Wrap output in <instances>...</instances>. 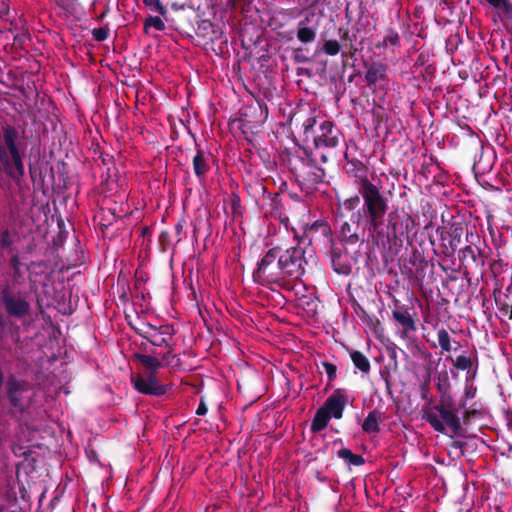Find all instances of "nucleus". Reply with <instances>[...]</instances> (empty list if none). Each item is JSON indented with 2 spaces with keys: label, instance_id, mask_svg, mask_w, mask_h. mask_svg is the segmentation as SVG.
<instances>
[{
  "label": "nucleus",
  "instance_id": "1",
  "mask_svg": "<svg viewBox=\"0 0 512 512\" xmlns=\"http://www.w3.org/2000/svg\"><path fill=\"white\" fill-rule=\"evenodd\" d=\"M56 210L49 203L42 204L34 214V294L39 313H34V324L41 322L44 332L51 340L56 329L51 317L43 308L54 307L57 289L54 285L55 272L60 269L59 250L68 236L65 221L52 214Z\"/></svg>",
  "mask_w": 512,
  "mask_h": 512
},
{
  "label": "nucleus",
  "instance_id": "2",
  "mask_svg": "<svg viewBox=\"0 0 512 512\" xmlns=\"http://www.w3.org/2000/svg\"><path fill=\"white\" fill-rule=\"evenodd\" d=\"M357 194L344 200L343 207L349 212L347 220L340 227L343 244L371 243L378 246L390 208V199L382 186L365 182Z\"/></svg>",
  "mask_w": 512,
  "mask_h": 512
},
{
  "label": "nucleus",
  "instance_id": "3",
  "mask_svg": "<svg viewBox=\"0 0 512 512\" xmlns=\"http://www.w3.org/2000/svg\"><path fill=\"white\" fill-rule=\"evenodd\" d=\"M306 265L305 250L299 245L287 249L273 247L258 261L252 276L254 282L262 286L289 289L288 279H300Z\"/></svg>",
  "mask_w": 512,
  "mask_h": 512
},
{
  "label": "nucleus",
  "instance_id": "4",
  "mask_svg": "<svg viewBox=\"0 0 512 512\" xmlns=\"http://www.w3.org/2000/svg\"><path fill=\"white\" fill-rule=\"evenodd\" d=\"M459 404L454 399H439L433 407L423 408V419L439 433H444L449 428L456 436H464V429L461 423Z\"/></svg>",
  "mask_w": 512,
  "mask_h": 512
},
{
  "label": "nucleus",
  "instance_id": "5",
  "mask_svg": "<svg viewBox=\"0 0 512 512\" xmlns=\"http://www.w3.org/2000/svg\"><path fill=\"white\" fill-rule=\"evenodd\" d=\"M45 355V358L39 357L38 368L34 369V383L43 387V396L54 397L67 383L68 376L63 362H60L59 367L56 366L58 358L53 351L49 354L45 353Z\"/></svg>",
  "mask_w": 512,
  "mask_h": 512
},
{
  "label": "nucleus",
  "instance_id": "6",
  "mask_svg": "<svg viewBox=\"0 0 512 512\" xmlns=\"http://www.w3.org/2000/svg\"><path fill=\"white\" fill-rule=\"evenodd\" d=\"M289 169L301 191L306 194L314 192L326 176L324 169L317 165L306 149L303 150V155H294L289 159Z\"/></svg>",
  "mask_w": 512,
  "mask_h": 512
},
{
  "label": "nucleus",
  "instance_id": "7",
  "mask_svg": "<svg viewBox=\"0 0 512 512\" xmlns=\"http://www.w3.org/2000/svg\"><path fill=\"white\" fill-rule=\"evenodd\" d=\"M137 335L147 340L155 347H164L166 351L161 355L162 360L170 357L174 351L171 343L176 331L172 324L154 325L149 322H141L138 326H132Z\"/></svg>",
  "mask_w": 512,
  "mask_h": 512
},
{
  "label": "nucleus",
  "instance_id": "8",
  "mask_svg": "<svg viewBox=\"0 0 512 512\" xmlns=\"http://www.w3.org/2000/svg\"><path fill=\"white\" fill-rule=\"evenodd\" d=\"M386 232L383 231V237L380 239L383 246L386 243L389 248L401 247L403 240L411 229L415 226L413 217L405 212L399 213L397 210L387 214Z\"/></svg>",
  "mask_w": 512,
  "mask_h": 512
},
{
  "label": "nucleus",
  "instance_id": "9",
  "mask_svg": "<svg viewBox=\"0 0 512 512\" xmlns=\"http://www.w3.org/2000/svg\"><path fill=\"white\" fill-rule=\"evenodd\" d=\"M34 108L37 109V114L34 112V132H39L42 128V135L39 136V144H42L45 143L46 140L48 124L50 127L54 128L55 105L46 93L36 91Z\"/></svg>",
  "mask_w": 512,
  "mask_h": 512
},
{
  "label": "nucleus",
  "instance_id": "10",
  "mask_svg": "<svg viewBox=\"0 0 512 512\" xmlns=\"http://www.w3.org/2000/svg\"><path fill=\"white\" fill-rule=\"evenodd\" d=\"M466 225L462 221H452L447 226H439L436 229L440 237L441 255L450 258L453 257L458 246L462 242V236Z\"/></svg>",
  "mask_w": 512,
  "mask_h": 512
},
{
  "label": "nucleus",
  "instance_id": "11",
  "mask_svg": "<svg viewBox=\"0 0 512 512\" xmlns=\"http://www.w3.org/2000/svg\"><path fill=\"white\" fill-rule=\"evenodd\" d=\"M330 260L332 268L337 274L349 275L352 273L358 257L356 252H349L347 247L336 246L333 242L330 249Z\"/></svg>",
  "mask_w": 512,
  "mask_h": 512
},
{
  "label": "nucleus",
  "instance_id": "12",
  "mask_svg": "<svg viewBox=\"0 0 512 512\" xmlns=\"http://www.w3.org/2000/svg\"><path fill=\"white\" fill-rule=\"evenodd\" d=\"M342 138L341 131L333 122L325 120L320 124L316 134H313V144L317 150L335 148Z\"/></svg>",
  "mask_w": 512,
  "mask_h": 512
},
{
  "label": "nucleus",
  "instance_id": "13",
  "mask_svg": "<svg viewBox=\"0 0 512 512\" xmlns=\"http://www.w3.org/2000/svg\"><path fill=\"white\" fill-rule=\"evenodd\" d=\"M22 433H23V437L17 436V439L14 442L13 447H12V450H13V453L15 454V456L25 458L24 462L19 463L17 465L16 474H17V478L19 481H22L23 476L28 478L27 470L30 466V463H29L27 457L30 455L31 447H32L31 440L29 438V436L31 434L30 428L27 427L25 431L24 430L22 431Z\"/></svg>",
  "mask_w": 512,
  "mask_h": 512
},
{
  "label": "nucleus",
  "instance_id": "14",
  "mask_svg": "<svg viewBox=\"0 0 512 512\" xmlns=\"http://www.w3.org/2000/svg\"><path fill=\"white\" fill-rule=\"evenodd\" d=\"M134 388L142 394L151 396H162L166 393L167 387L159 383L154 374H136L131 377Z\"/></svg>",
  "mask_w": 512,
  "mask_h": 512
},
{
  "label": "nucleus",
  "instance_id": "15",
  "mask_svg": "<svg viewBox=\"0 0 512 512\" xmlns=\"http://www.w3.org/2000/svg\"><path fill=\"white\" fill-rule=\"evenodd\" d=\"M474 238L480 241L479 235L467 230L466 241L470 242L471 245H467L459 250V260L465 267H467L469 264H473L475 268L484 266V260L482 258L480 248L472 247V245H475Z\"/></svg>",
  "mask_w": 512,
  "mask_h": 512
},
{
  "label": "nucleus",
  "instance_id": "16",
  "mask_svg": "<svg viewBox=\"0 0 512 512\" xmlns=\"http://www.w3.org/2000/svg\"><path fill=\"white\" fill-rule=\"evenodd\" d=\"M348 402L346 391L337 388L328 396L322 407L331 417L341 419Z\"/></svg>",
  "mask_w": 512,
  "mask_h": 512
},
{
  "label": "nucleus",
  "instance_id": "17",
  "mask_svg": "<svg viewBox=\"0 0 512 512\" xmlns=\"http://www.w3.org/2000/svg\"><path fill=\"white\" fill-rule=\"evenodd\" d=\"M395 306L396 308L392 311V317L402 327V335L406 336L409 332L416 331V323L409 308L404 305L399 306L397 302Z\"/></svg>",
  "mask_w": 512,
  "mask_h": 512
},
{
  "label": "nucleus",
  "instance_id": "18",
  "mask_svg": "<svg viewBox=\"0 0 512 512\" xmlns=\"http://www.w3.org/2000/svg\"><path fill=\"white\" fill-rule=\"evenodd\" d=\"M365 67V82L369 88L374 87L379 81L387 80L388 66L386 64L382 62H372L365 64Z\"/></svg>",
  "mask_w": 512,
  "mask_h": 512
},
{
  "label": "nucleus",
  "instance_id": "19",
  "mask_svg": "<svg viewBox=\"0 0 512 512\" xmlns=\"http://www.w3.org/2000/svg\"><path fill=\"white\" fill-rule=\"evenodd\" d=\"M310 17H314V13L306 15L297 23L296 37L302 44L313 43L317 37V26H309Z\"/></svg>",
  "mask_w": 512,
  "mask_h": 512
},
{
  "label": "nucleus",
  "instance_id": "20",
  "mask_svg": "<svg viewBox=\"0 0 512 512\" xmlns=\"http://www.w3.org/2000/svg\"><path fill=\"white\" fill-rule=\"evenodd\" d=\"M494 9L498 10V16L504 23L507 31L512 35V3L508 0H486Z\"/></svg>",
  "mask_w": 512,
  "mask_h": 512
},
{
  "label": "nucleus",
  "instance_id": "21",
  "mask_svg": "<svg viewBox=\"0 0 512 512\" xmlns=\"http://www.w3.org/2000/svg\"><path fill=\"white\" fill-rule=\"evenodd\" d=\"M346 172L355 177V184L357 185V191L362 189L365 182H371L367 177V168L359 160H349L346 167Z\"/></svg>",
  "mask_w": 512,
  "mask_h": 512
},
{
  "label": "nucleus",
  "instance_id": "22",
  "mask_svg": "<svg viewBox=\"0 0 512 512\" xmlns=\"http://www.w3.org/2000/svg\"><path fill=\"white\" fill-rule=\"evenodd\" d=\"M197 151L195 156L192 159L193 171L195 176L200 180H204L207 173L210 171L211 167L208 163L207 156L203 149H201L197 144Z\"/></svg>",
  "mask_w": 512,
  "mask_h": 512
},
{
  "label": "nucleus",
  "instance_id": "23",
  "mask_svg": "<svg viewBox=\"0 0 512 512\" xmlns=\"http://www.w3.org/2000/svg\"><path fill=\"white\" fill-rule=\"evenodd\" d=\"M157 356V353L153 351L152 354H135V358L147 369L146 374H156V372L162 367V358Z\"/></svg>",
  "mask_w": 512,
  "mask_h": 512
},
{
  "label": "nucleus",
  "instance_id": "24",
  "mask_svg": "<svg viewBox=\"0 0 512 512\" xmlns=\"http://www.w3.org/2000/svg\"><path fill=\"white\" fill-rule=\"evenodd\" d=\"M382 422V414L378 410H372L368 413L363 421L362 429L368 434H376L380 431V423Z\"/></svg>",
  "mask_w": 512,
  "mask_h": 512
},
{
  "label": "nucleus",
  "instance_id": "25",
  "mask_svg": "<svg viewBox=\"0 0 512 512\" xmlns=\"http://www.w3.org/2000/svg\"><path fill=\"white\" fill-rule=\"evenodd\" d=\"M306 232L309 235H314L318 233L322 237H324L330 244L334 242L331 226L329 225L328 222L324 220L315 221L307 228Z\"/></svg>",
  "mask_w": 512,
  "mask_h": 512
},
{
  "label": "nucleus",
  "instance_id": "26",
  "mask_svg": "<svg viewBox=\"0 0 512 512\" xmlns=\"http://www.w3.org/2000/svg\"><path fill=\"white\" fill-rule=\"evenodd\" d=\"M332 417L320 407L316 412L312 419L310 430L312 433H318L325 429Z\"/></svg>",
  "mask_w": 512,
  "mask_h": 512
},
{
  "label": "nucleus",
  "instance_id": "27",
  "mask_svg": "<svg viewBox=\"0 0 512 512\" xmlns=\"http://www.w3.org/2000/svg\"><path fill=\"white\" fill-rule=\"evenodd\" d=\"M436 388L439 393V399L453 398V396L450 393L451 383L447 371H442L438 374Z\"/></svg>",
  "mask_w": 512,
  "mask_h": 512
},
{
  "label": "nucleus",
  "instance_id": "28",
  "mask_svg": "<svg viewBox=\"0 0 512 512\" xmlns=\"http://www.w3.org/2000/svg\"><path fill=\"white\" fill-rule=\"evenodd\" d=\"M337 456L343 459L349 466H361L365 463V459L362 455L354 454L348 448L338 450Z\"/></svg>",
  "mask_w": 512,
  "mask_h": 512
},
{
  "label": "nucleus",
  "instance_id": "29",
  "mask_svg": "<svg viewBox=\"0 0 512 512\" xmlns=\"http://www.w3.org/2000/svg\"><path fill=\"white\" fill-rule=\"evenodd\" d=\"M350 357L354 366L361 372L368 373L370 371V361L361 351L351 352Z\"/></svg>",
  "mask_w": 512,
  "mask_h": 512
},
{
  "label": "nucleus",
  "instance_id": "30",
  "mask_svg": "<svg viewBox=\"0 0 512 512\" xmlns=\"http://www.w3.org/2000/svg\"><path fill=\"white\" fill-rule=\"evenodd\" d=\"M5 302H6L8 311L14 315H18V316L22 315V314L26 313L29 308L28 303L23 300H20V299L14 300L12 298L6 297Z\"/></svg>",
  "mask_w": 512,
  "mask_h": 512
},
{
  "label": "nucleus",
  "instance_id": "31",
  "mask_svg": "<svg viewBox=\"0 0 512 512\" xmlns=\"http://www.w3.org/2000/svg\"><path fill=\"white\" fill-rule=\"evenodd\" d=\"M495 304L501 317L508 318L512 321V304L509 303L508 296H505V298L496 297Z\"/></svg>",
  "mask_w": 512,
  "mask_h": 512
},
{
  "label": "nucleus",
  "instance_id": "32",
  "mask_svg": "<svg viewBox=\"0 0 512 512\" xmlns=\"http://www.w3.org/2000/svg\"><path fill=\"white\" fill-rule=\"evenodd\" d=\"M214 24L210 20H201L197 24L196 35L204 42L208 39L209 35L213 33Z\"/></svg>",
  "mask_w": 512,
  "mask_h": 512
},
{
  "label": "nucleus",
  "instance_id": "33",
  "mask_svg": "<svg viewBox=\"0 0 512 512\" xmlns=\"http://www.w3.org/2000/svg\"><path fill=\"white\" fill-rule=\"evenodd\" d=\"M453 363V366L460 371L469 372L473 366V360L465 355H459L456 359H452V357H447Z\"/></svg>",
  "mask_w": 512,
  "mask_h": 512
},
{
  "label": "nucleus",
  "instance_id": "34",
  "mask_svg": "<svg viewBox=\"0 0 512 512\" xmlns=\"http://www.w3.org/2000/svg\"><path fill=\"white\" fill-rule=\"evenodd\" d=\"M7 385H8L10 400H11L12 404L14 405V407H18L19 399L17 397V393L23 390V385L19 381H17L16 379H13V378L8 381Z\"/></svg>",
  "mask_w": 512,
  "mask_h": 512
},
{
  "label": "nucleus",
  "instance_id": "35",
  "mask_svg": "<svg viewBox=\"0 0 512 512\" xmlns=\"http://www.w3.org/2000/svg\"><path fill=\"white\" fill-rule=\"evenodd\" d=\"M155 28L157 31H164L166 26L163 20L158 16H148L144 21V32L149 34V28Z\"/></svg>",
  "mask_w": 512,
  "mask_h": 512
},
{
  "label": "nucleus",
  "instance_id": "36",
  "mask_svg": "<svg viewBox=\"0 0 512 512\" xmlns=\"http://www.w3.org/2000/svg\"><path fill=\"white\" fill-rule=\"evenodd\" d=\"M317 124L316 117H308L302 123L303 134L305 136L304 141H308L310 138L313 139V134H316L315 126Z\"/></svg>",
  "mask_w": 512,
  "mask_h": 512
},
{
  "label": "nucleus",
  "instance_id": "37",
  "mask_svg": "<svg viewBox=\"0 0 512 512\" xmlns=\"http://www.w3.org/2000/svg\"><path fill=\"white\" fill-rule=\"evenodd\" d=\"M437 337H438V343H439V346L441 347L442 353L450 352L452 350L451 338H450V335L447 332V330L444 328L439 329L437 332Z\"/></svg>",
  "mask_w": 512,
  "mask_h": 512
},
{
  "label": "nucleus",
  "instance_id": "38",
  "mask_svg": "<svg viewBox=\"0 0 512 512\" xmlns=\"http://www.w3.org/2000/svg\"><path fill=\"white\" fill-rule=\"evenodd\" d=\"M354 308L358 316L362 319V321H364L370 327H373L375 329L376 326L380 323L375 316L368 314V312L359 304H357V307Z\"/></svg>",
  "mask_w": 512,
  "mask_h": 512
},
{
  "label": "nucleus",
  "instance_id": "39",
  "mask_svg": "<svg viewBox=\"0 0 512 512\" xmlns=\"http://www.w3.org/2000/svg\"><path fill=\"white\" fill-rule=\"evenodd\" d=\"M414 260H410V263L416 266L417 276L424 277V269L428 266V262L421 256V254L415 250L413 253Z\"/></svg>",
  "mask_w": 512,
  "mask_h": 512
},
{
  "label": "nucleus",
  "instance_id": "40",
  "mask_svg": "<svg viewBox=\"0 0 512 512\" xmlns=\"http://www.w3.org/2000/svg\"><path fill=\"white\" fill-rule=\"evenodd\" d=\"M40 470H41V473L39 474V478H41V480L39 481H34V487L37 486V489L38 490H41V495H40V498H39V503L41 504L42 502V499L44 497V494H45V482H46V478H49V469L48 467L45 465V464H42V466L40 467Z\"/></svg>",
  "mask_w": 512,
  "mask_h": 512
},
{
  "label": "nucleus",
  "instance_id": "41",
  "mask_svg": "<svg viewBox=\"0 0 512 512\" xmlns=\"http://www.w3.org/2000/svg\"><path fill=\"white\" fill-rule=\"evenodd\" d=\"M321 51L326 55L335 56L341 51V45L335 39L327 40L324 42Z\"/></svg>",
  "mask_w": 512,
  "mask_h": 512
},
{
  "label": "nucleus",
  "instance_id": "42",
  "mask_svg": "<svg viewBox=\"0 0 512 512\" xmlns=\"http://www.w3.org/2000/svg\"><path fill=\"white\" fill-rule=\"evenodd\" d=\"M110 35V29L109 26L106 24L102 27L95 28L92 30V37L97 42H103L109 38Z\"/></svg>",
  "mask_w": 512,
  "mask_h": 512
},
{
  "label": "nucleus",
  "instance_id": "43",
  "mask_svg": "<svg viewBox=\"0 0 512 512\" xmlns=\"http://www.w3.org/2000/svg\"><path fill=\"white\" fill-rule=\"evenodd\" d=\"M321 365L325 370V373L328 378V382L332 383L337 378V366L328 361H322Z\"/></svg>",
  "mask_w": 512,
  "mask_h": 512
},
{
  "label": "nucleus",
  "instance_id": "44",
  "mask_svg": "<svg viewBox=\"0 0 512 512\" xmlns=\"http://www.w3.org/2000/svg\"><path fill=\"white\" fill-rule=\"evenodd\" d=\"M159 244L162 251H167L172 245L173 241L168 231H162L159 236Z\"/></svg>",
  "mask_w": 512,
  "mask_h": 512
},
{
  "label": "nucleus",
  "instance_id": "45",
  "mask_svg": "<svg viewBox=\"0 0 512 512\" xmlns=\"http://www.w3.org/2000/svg\"><path fill=\"white\" fill-rule=\"evenodd\" d=\"M145 6L153 8L161 16L167 14V9L163 6L160 0H142Z\"/></svg>",
  "mask_w": 512,
  "mask_h": 512
},
{
  "label": "nucleus",
  "instance_id": "46",
  "mask_svg": "<svg viewBox=\"0 0 512 512\" xmlns=\"http://www.w3.org/2000/svg\"><path fill=\"white\" fill-rule=\"evenodd\" d=\"M476 391H477V389L475 387H473L472 385L466 386L464 395L459 400V403H458L459 407L465 408L466 400L474 398L476 396Z\"/></svg>",
  "mask_w": 512,
  "mask_h": 512
},
{
  "label": "nucleus",
  "instance_id": "47",
  "mask_svg": "<svg viewBox=\"0 0 512 512\" xmlns=\"http://www.w3.org/2000/svg\"><path fill=\"white\" fill-rule=\"evenodd\" d=\"M479 412L477 403L472 404L468 409H465L462 413L461 420L464 424H468L469 421Z\"/></svg>",
  "mask_w": 512,
  "mask_h": 512
},
{
  "label": "nucleus",
  "instance_id": "48",
  "mask_svg": "<svg viewBox=\"0 0 512 512\" xmlns=\"http://www.w3.org/2000/svg\"><path fill=\"white\" fill-rule=\"evenodd\" d=\"M384 37L386 39V42H388L390 46L396 47L399 46L401 43L398 32L392 29H390Z\"/></svg>",
  "mask_w": 512,
  "mask_h": 512
},
{
  "label": "nucleus",
  "instance_id": "49",
  "mask_svg": "<svg viewBox=\"0 0 512 512\" xmlns=\"http://www.w3.org/2000/svg\"><path fill=\"white\" fill-rule=\"evenodd\" d=\"M293 60L296 63H308V62L312 61V59L309 56H307V55H305L303 53V49L302 48L294 49Z\"/></svg>",
  "mask_w": 512,
  "mask_h": 512
},
{
  "label": "nucleus",
  "instance_id": "50",
  "mask_svg": "<svg viewBox=\"0 0 512 512\" xmlns=\"http://www.w3.org/2000/svg\"><path fill=\"white\" fill-rule=\"evenodd\" d=\"M223 37V31L218 27L214 26L213 33H211L208 39L205 40V44H214L216 41L220 40Z\"/></svg>",
  "mask_w": 512,
  "mask_h": 512
},
{
  "label": "nucleus",
  "instance_id": "51",
  "mask_svg": "<svg viewBox=\"0 0 512 512\" xmlns=\"http://www.w3.org/2000/svg\"><path fill=\"white\" fill-rule=\"evenodd\" d=\"M186 225L185 219H179L178 222L174 226L176 240L175 244H178L181 241V235L184 231V227Z\"/></svg>",
  "mask_w": 512,
  "mask_h": 512
},
{
  "label": "nucleus",
  "instance_id": "52",
  "mask_svg": "<svg viewBox=\"0 0 512 512\" xmlns=\"http://www.w3.org/2000/svg\"><path fill=\"white\" fill-rule=\"evenodd\" d=\"M10 152L12 154L13 160H14L15 165L17 166L18 170L20 171V173H23V166H22V162L20 160L19 154H18L15 146L12 144L10 145Z\"/></svg>",
  "mask_w": 512,
  "mask_h": 512
},
{
  "label": "nucleus",
  "instance_id": "53",
  "mask_svg": "<svg viewBox=\"0 0 512 512\" xmlns=\"http://www.w3.org/2000/svg\"><path fill=\"white\" fill-rule=\"evenodd\" d=\"M253 0H227L230 9H236L240 4H251Z\"/></svg>",
  "mask_w": 512,
  "mask_h": 512
},
{
  "label": "nucleus",
  "instance_id": "54",
  "mask_svg": "<svg viewBox=\"0 0 512 512\" xmlns=\"http://www.w3.org/2000/svg\"><path fill=\"white\" fill-rule=\"evenodd\" d=\"M207 411H208L207 405H206L204 399L201 398L198 408L196 410V414L199 416H204V415H206Z\"/></svg>",
  "mask_w": 512,
  "mask_h": 512
},
{
  "label": "nucleus",
  "instance_id": "55",
  "mask_svg": "<svg viewBox=\"0 0 512 512\" xmlns=\"http://www.w3.org/2000/svg\"><path fill=\"white\" fill-rule=\"evenodd\" d=\"M429 384H430V375L428 374L427 380L424 384L421 385V395L423 399L427 398V393L429 392Z\"/></svg>",
  "mask_w": 512,
  "mask_h": 512
},
{
  "label": "nucleus",
  "instance_id": "56",
  "mask_svg": "<svg viewBox=\"0 0 512 512\" xmlns=\"http://www.w3.org/2000/svg\"><path fill=\"white\" fill-rule=\"evenodd\" d=\"M339 35L342 41H349L350 43L352 42L348 29L339 28Z\"/></svg>",
  "mask_w": 512,
  "mask_h": 512
},
{
  "label": "nucleus",
  "instance_id": "57",
  "mask_svg": "<svg viewBox=\"0 0 512 512\" xmlns=\"http://www.w3.org/2000/svg\"><path fill=\"white\" fill-rule=\"evenodd\" d=\"M507 430L512 434V410H508L505 414Z\"/></svg>",
  "mask_w": 512,
  "mask_h": 512
},
{
  "label": "nucleus",
  "instance_id": "58",
  "mask_svg": "<svg viewBox=\"0 0 512 512\" xmlns=\"http://www.w3.org/2000/svg\"><path fill=\"white\" fill-rule=\"evenodd\" d=\"M427 62V56L424 53H421L418 55L417 59L415 60L414 66L415 67H421L425 65Z\"/></svg>",
  "mask_w": 512,
  "mask_h": 512
},
{
  "label": "nucleus",
  "instance_id": "59",
  "mask_svg": "<svg viewBox=\"0 0 512 512\" xmlns=\"http://www.w3.org/2000/svg\"><path fill=\"white\" fill-rule=\"evenodd\" d=\"M255 190L257 193H262V194H265L267 192L266 187L260 182H256Z\"/></svg>",
  "mask_w": 512,
  "mask_h": 512
},
{
  "label": "nucleus",
  "instance_id": "60",
  "mask_svg": "<svg viewBox=\"0 0 512 512\" xmlns=\"http://www.w3.org/2000/svg\"><path fill=\"white\" fill-rule=\"evenodd\" d=\"M110 11L109 4L106 5L105 10L97 17L98 21H102Z\"/></svg>",
  "mask_w": 512,
  "mask_h": 512
},
{
  "label": "nucleus",
  "instance_id": "61",
  "mask_svg": "<svg viewBox=\"0 0 512 512\" xmlns=\"http://www.w3.org/2000/svg\"><path fill=\"white\" fill-rule=\"evenodd\" d=\"M151 233H152L151 228H150V227H148V226H144V227L141 229V235H142L143 237L151 236Z\"/></svg>",
  "mask_w": 512,
  "mask_h": 512
},
{
  "label": "nucleus",
  "instance_id": "62",
  "mask_svg": "<svg viewBox=\"0 0 512 512\" xmlns=\"http://www.w3.org/2000/svg\"><path fill=\"white\" fill-rule=\"evenodd\" d=\"M388 46H390V45L388 44V42H386L385 37L383 38V40H382L381 42H379V43L376 45V47H377V48H379V49H381V48H382V49H386Z\"/></svg>",
  "mask_w": 512,
  "mask_h": 512
},
{
  "label": "nucleus",
  "instance_id": "63",
  "mask_svg": "<svg viewBox=\"0 0 512 512\" xmlns=\"http://www.w3.org/2000/svg\"><path fill=\"white\" fill-rule=\"evenodd\" d=\"M8 12V6L5 2H2L0 5V15H4Z\"/></svg>",
  "mask_w": 512,
  "mask_h": 512
},
{
  "label": "nucleus",
  "instance_id": "64",
  "mask_svg": "<svg viewBox=\"0 0 512 512\" xmlns=\"http://www.w3.org/2000/svg\"><path fill=\"white\" fill-rule=\"evenodd\" d=\"M454 448H463L465 446V443L463 441H454L453 442V445H452Z\"/></svg>",
  "mask_w": 512,
  "mask_h": 512
}]
</instances>
